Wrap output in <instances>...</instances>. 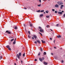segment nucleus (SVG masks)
<instances>
[{
  "label": "nucleus",
  "mask_w": 65,
  "mask_h": 65,
  "mask_svg": "<svg viewBox=\"0 0 65 65\" xmlns=\"http://www.w3.org/2000/svg\"><path fill=\"white\" fill-rule=\"evenodd\" d=\"M6 33H8V34H11V32H10V31H9L8 30L6 31Z\"/></svg>",
  "instance_id": "obj_3"
},
{
  "label": "nucleus",
  "mask_w": 65,
  "mask_h": 65,
  "mask_svg": "<svg viewBox=\"0 0 65 65\" xmlns=\"http://www.w3.org/2000/svg\"><path fill=\"white\" fill-rule=\"evenodd\" d=\"M40 11L41 12H43L44 11V10H41Z\"/></svg>",
  "instance_id": "obj_21"
},
{
  "label": "nucleus",
  "mask_w": 65,
  "mask_h": 65,
  "mask_svg": "<svg viewBox=\"0 0 65 65\" xmlns=\"http://www.w3.org/2000/svg\"><path fill=\"white\" fill-rule=\"evenodd\" d=\"M0 59H2V56H1L0 57Z\"/></svg>",
  "instance_id": "obj_36"
},
{
  "label": "nucleus",
  "mask_w": 65,
  "mask_h": 65,
  "mask_svg": "<svg viewBox=\"0 0 65 65\" xmlns=\"http://www.w3.org/2000/svg\"><path fill=\"white\" fill-rule=\"evenodd\" d=\"M55 40H54V43H55Z\"/></svg>",
  "instance_id": "obj_48"
},
{
  "label": "nucleus",
  "mask_w": 65,
  "mask_h": 65,
  "mask_svg": "<svg viewBox=\"0 0 65 65\" xmlns=\"http://www.w3.org/2000/svg\"><path fill=\"white\" fill-rule=\"evenodd\" d=\"M16 30H17V26H16L14 28Z\"/></svg>",
  "instance_id": "obj_27"
},
{
  "label": "nucleus",
  "mask_w": 65,
  "mask_h": 65,
  "mask_svg": "<svg viewBox=\"0 0 65 65\" xmlns=\"http://www.w3.org/2000/svg\"><path fill=\"white\" fill-rule=\"evenodd\" d=\"M54 48H56V47H54Z\"/></svg>",
  "instance_id": "obj_55"
},
{
  "label": "nucleus",
  "mask_w": 65,
  "mask_h": 65,
  "mask_svg": "<svg viewBox=\"0 0 65 65\" xmlns=\"http://www.w3.org/2000/svg\"><path fill=\"white\" fill-rule=\"evenodd\" d=\"M55 12L56 13H57V11H55Z\"/></svg>",
  "instance_id": "obj_37"
},
{
  "label": "nucleus",
  "mask_w": 65,
  "mask_h": 65,
  "mask_svg": "<svg viewBox=\"0 0 65 65\" xmlns=\"http://www.w3.org/2000/svg\"><path fill=\"white\" fill-rule=\"evenodd\" d=\"M44 64L45 65H47V63L45 62H44Z\"/></svg>",
  "instance_id": "obj_13"
},
{
  "label": "nucleus",
  "mask_w": 65,
  "mask_h": 65,
  "mask_svg": "<svg viewBox=\"0 0 65 65\" xmlns=\"http://www.w3.org/2000/svg\"><path fill=\"white\" fill-rule=\"evenodd\" d=\"M64 7V5H61V6H60V8L61 9H62L63 8V7Z\"/></svg>",
  "instance_id": "obj_4"
},
{
  "label": "nucleus",
  "mask_w": 65,
  "mask_h": 65,
  "mask_svg": "<svg viewBox=\"0 0 65 65\" xmlns=\"http://www.w3.org/2000/svg\"><path fill=\"white\" fill-rule=\"evenodd\" d=\"M28 33H29V35H30V34H31V33H30V31H28Z\"/></svg>",
  "instance_id": "obj_22"
},
{
  "label": "nucleus",
  "mask_w": 65,
  "mask_h": 65,
  "mask_svg": "<svg viewBox=\"0 0 65 65\" xmlns=\"http://www.w3.org/2000/svg\"><path fill=\"white\" fill-rule=\"evenodd\" d=\"M24 9H27V8H24Z\"/></svg>",
  "instance_id": "obj_50"
},
{
  "label": "nucleus",
  "mask_w": 65,
  "mask_h": 65,
  "mask_svg": "<svg viewBox=\"0 0 65 65\" xmlns=\"http://www.w3.org/2000/svg\"><path fill=\"white\" fill-rule=\"evenodd\" d=\"M40 50L41 52H42V48H40Z\"/></svg>",
  "instance_id": "obj_17"
},
{
  "label": "nucleus",
  "mask_w": 65,
  "mask_h": 65,
  "mask_svg": "<svg viewBox=\"0 0 65 65\" xmlns=\"http://www.w3.org/2000/svg\"><path fill=\"white\" fill-rule=\"evenodd\" d=\"M44 13H45V12H44Z\"/></svg>",
  "instance_id": "obj_58"
},
{
  "label": "nucleus",
  "mask_w": 65,
  "mask_h": 65,
  "mask_svg": "<svg viewBox=\"0 0 65 65\" xmlns=\"http://www.w3.org/2000/svg\"><path fill=\"white\" fill-rule=\"evenodd\" d=\"M43 1H45L46 0H42Z\"/></svg>",
  "instance_id": "obj_56"
},
{
  "label": "nucleus",
  "mask_w": 65,
  "mask_h": 65,
  "mask_svg": "<svg viewBox=\"0 0 65 65\" xmlns=\"http://www.w3.org/2000/svg\"><path fill=\"white\" fill-rule=\"evenodd\" d=\"M40 11V10L37 11V12H39Z\"/></svg>",
  "instance_id": "obj_20"
},
{
  "label": "nucleus",
  "mask_w": 65,
  "mask_h": 65,
  "mask_svg": "<svg viewBox=\"0 0 65 65\" xmlns=\"http://www.w3.org/2000/svg\"><path fill=\"white\" fill-rule=\"evenodd\" d=\"M38 6L39 7L41 6V4H39V5H38Z\"/></svg>",
  "instance_id": "obj_16"
},
{
  "label": "nucleus",
  "mask_w": 65,
  "mask_h": 65,
  "mask_svg": "<svg viewBox=\"0 0 65 65\" xmlns=\"http://www.w3.org/2000/svg\"><path fill=\"white\" fill-rule=\"evenodd\" d=\"M35 43H36V44L37 43V42H36V41H35Z\"/></svg>",
  "instance_id": "obj_44"
},
{
  "label": "nucleus",
  "mask_w": 65,
  "mask_h": 65,
  "mask_svg": "<svg viewBox=\"0 0 65 65\" xmlns=\"http://www.w3.org/2000/svg\"><path fill=\"white\" fill-rule=\"evenodd\" d=\"M50 30H51L52 31H53V30L51 29H50Z\"/></svg>",
  "instance_id": "obj_54"
},
{
  "label": "nucleus",
  "mask_w": 65,
  "mask_h": 65,
  "mask_svg": "<svg viewBox=\"0 0 65 65\" xmlns=\"http://www.w3.org/2000/svg\"><path fill=\"white\" fill-rule=\"evenodd\" d=\"M33 37H34L35 39H36V38H37V36H36V35H34L33 36Z\"/></svg>",
  "instance_id": "obj_8"
},
{
  "label": "nucleus",
  "mask_w": 65,
  "mask_h": 65,
  "mask_svg": "<svg viewBox=\"0 0 65 65\" xmlns=\"http://www.w3.org/2000/svg\"><path fill=\"white\" fill-rule=\"evenodd\" d=\"M25 53H24L23 54V57H24L25 56Z\"/></svg>",
  "instance_id": "obj_34"
},
{
  "label": "nucleus",
  "mask_w": 65,
  "mask_h": 65,
  "mask_svg": "<svg viewBox=\"0 0 65 65\" xmlns=\"http://www.w3.org/2000/svg\"><path fill=\"white\" fill-rule=\"evenodd\" d=\"M50 0H49V1H50Z\"/></svg>",
  "instance_id": "obj_62"
},
{
  "label": "nucleus",
  "mask_w": 65,
  "mask_h": 65,
  "mask_svg": "<svg viewBox=\"0 0 65 65\" xmlns=\"http://www.w3.org/2000/svg\"><path fill=\"white\" fill-rule=\"evenodd\" d=\"M46 54V52H45L44 53V55H45Z\"/></svg>",
  "instance_id": "obj_18"
},
{
  "label": "nucleus",
  "mask_w": 65,
  "mask_h": 65,
  "mask_svg": "<svg viewBox=\"0 0 65 65\" xmlns=\"http://www.w3.org/2000/svg\"><path fill=\"white\" fill-rule=\"evenodd\" d=\"M59 11H61V10H60Z\"/></svg>",
  "instance_id": "obj_61"
},
{
  "label": "nucleus",
  "mask_w": 65,
  "mask_h": 65,
  "mask_svg": "<svg viewBox=\"0 0 65 65\" xmlns=\"http://www.w3.org/2000/svg\"><path fill=\"white\" fill-rule=\"evenodd\" d=\"M39 2H40V3H41V0H39Z\"/></svg>",
  "instance_id": "obj_38"
},
{
  "label": "nucleus",
  "mask_w": 65,
  "mask_h": 65,
  "mask_svg": "<svg viewBox=\"0 0 65 65\" xmlns=\"http://www.w3.org/2000/svg\"><path fill=\"white\" fill-rule=\"evenodd\" d=\"M32 39H34V37H32Z\"/></svg>",
  "instance_id": "obj_52"
},
{
  "label": "nucleus",
  "mask_w": 65,
  "mask_h": 65,
  "mask_svg": "<svg viewBox=\"0 0 65 65\" xmlns=\"http://www.w3.org/2000/svg\"><path fill=\"white\" fill-rule=\"evenodd\" d=\"M13 44H15V41H14L13 42Z\"/></svg>",
  "instance_id": "obj_30"
},
{
  "label": "nucleus",
  "mask_w": 65,
  "mask_h": 65,
  "mask_svg": "<svg viewBox=\"0 0 65 65\" xmlns=\"http://www.w3.org/2000/svg\"><path fill=\"white\" fill-rule=\"evenodd\" d=\"M41 41L42 43H45V42L44 41H43V40H42Z\"/></svg>",
  "instance_id": "obj_10"
},
{
  "label": "nucleus",
  "mask_w": 65,
  "mask_h": 65,
  "mask_svg": "<svg viewBox=\"0 0 65 65\" xmlns=\"http://www.w3.org/2000/svg\"><path fill=\"white\" fill-rule=\"evenodd\" d=\"M24 26L25 27H26V26H25V24H24Z\"/></svg>",
  "instance_id": "obj_49"
},
{
  "label": "nucleus",
  "mask_w": 65,
  "mask_h": 65,
  "mask_svg": "<svg viewBox=\"0 0 65 65\" xmlns=\"http://www.w3.org/2000/svg\"><path fill=\"white\" fill-rule=\"evenodd\" d=\"M50 39H51V40H52V38H50Z\"/></svg>",
  "instance_id": "obj_51"
},
{
  "label": "nucleus",
  "mask_w": 65,
  "mask_h": 65,
  "mask_svg": "<svg viewBox=\"0 0 65 65\" xmlns=\"http://www.w3.org/2000/svg\"><path fill=\"white\" fill-rule=\"evenodd\" d=\"M58 13L59 14H62V12H58Z\"/></svg>",
  "instance_id": "obj_5"
},
{
  "label": "nucleus",
  "mask_w": 65,
  "mask_h": 65,
  "mask_svg": "<svg viewBox=\"0 0 65 65\" xmlns=\"http://www.w3.org/2000/svg\"><path fill=\"white\" fill-rule=\"evenodd\" d=\"M40 52H39L38 54V56H40Z\"/></svg>",
  "instance_id": "obj_26"
},
{
  "label": "nucleus",
  "mask_w": 65,
  "mask_h": 65,
  "mask_svg": "<svg viewBox=\"0 0 65 65\" xmlns=\"http://www.w3.org/2000/svg\"><path fill=\"white\" fill-rule=\"evenodd\" d=\"M46 27L47 28H48V27H49V25H48L47 26H46Z\"/></svg>",
  "instance_id": "obj_39"
},
{
  "label": "nucleus",
  "mask_w": 65,
  "mask_h": 65,
  "mask_svg": "<svg viewBox=\"0 0 65 65\" xmlns=\"http://www.w3.org/2000/svg\"><path fill=\"white\" fill-rule=\"evenodd\" d=\"M21 53H19V55L18 54H17V57L18 58V59H20V56H21Z\"/></svg>",
  "instance_id": "obj_2"
},
{
  "label": "nucleus",
  "mask_w": 65,
  "mask_h": 65,
  "mask_svg": "<svg viewBox=\"0 0 65 65\" xmlns=\"http://www.w3.org/2000/svg\"><path fill=\"white\" fill-rule=\"evenodd\" d=\"M59 26V24H57L56 25V26Z\"/></svg>",
  "instance_id": "obj_42"
},
{
  "label": "nucleus",
  "mask_w": 65,
  "mask_h": 65,
  "mask_svg": "<svg viewBox=\"0 0 65 65\" xmlns=\"http://www.w3.org/2000/svg\"><path fill=\"white\" fill-rule=\"evenodd\" d=\"M21 63H23V61L22 60H21Z\"/></svg>",
  "instance_id": "obj_53"
},
{
  "label": "nucleus",
  "mask_w": 65,
  "mask_h": 65,
  "mask_svg": "<svg viewBox=\"0 0 65 65\" xmlns=\"http://www.w3.org/2000/svg\"><path fill=\"white\" fill-rule=\"evenodd\" d=\"M12 38H13V37H12Z\"/></svg>",
  "instance_id": "obj_60"
},
{
  "label": "nucleus",
  "mask_w": 65,
  "mask_h": 65,
  "mask_svg": "<svg viewBox=\"0 0 65 65\" xmlns=\"http://www.w3.org/2000/svg\"><path fill=\"white\" fill-rule=\"evenodd\" d=\"M39 28L40 29H42V28L40 26L39 27Z\"/></svg>",
  "instance_id": "obj_23"
},
{
  "label": "nucleus",
  "mask_w": 65,
  "mask_h": 65,
  "mask_svg": "<svg viewBox=\"0 0 65 65\" xmlns=\"http://www.w3.org/2000/svg\"><path fill=\"white\" fill-rule=\"evenodd\" d=\"M16 39H17V38H15L14 40V41H16Z\"/></svg>",
  "instance_id": "obj_43"
},
{
  "label": "nucleus",
  "mask_w": 65,
  "mask_h": 65,
  "mask_svg": "<svg viewBox=\"0 0 65 65\" xmlns=\"http://www.w3.org/2000/svg\"><path fill=\"white\" fill-rule=\"evenodd\" d=\"M39 59L40 61H41V62H42V59L41 58H40Z\"/></svg>",
  "instance_id": "obj_11"
},
{
  "label": "nucleus",
  "mask_w": 65,
  "mask_h": 65,
  "mask_svg": "<svg viewBox=\"0 0 65 65\" xmlns=\"http://www.w3.org/2000/svg\"><path fill=\"white\" fill-rule=\"evenodd\" d=\"M51 55H53V53H51Z\"/></svg>",
  "instance_id": "obj_46"
},
{
  "label": "nucleus",
  "mask_w": 65,
  "mask_h": 65,
  "mask_svg": "<svg viewBox=\"0 0 65 65\" xmlns=\"http://www.w3.org/2000/svg\"><path fill=\"white\" fill-rule=\"evenodd\" d=\"M46 17L47 18H50V15L46 16Z\"/></svg>",
  "instance_id": "obj_14"
},
{
  "label": "nucleus",
  "mask_w": 65,
  "mask_h": 65,
  "mask_svg": "<svg viewBox=\"0 0 65 65\" xmlns=\"http://www.w3.org/2000/svg\"><path fill=\"white\" fill-rule=\"evenodd\" d=\"M42 60H44V58L43 57L42 58Z\"/></svg>",
  "instance_id": "obj_32"
},
{
  "label": "nucleus",
  "mask_w": 65,
  "mask_h": 65,
  "mask_svg": "<svg viewBox=\"0 0 65 65\" xmlns=\"http://www.w3.org/2000/svg\"><path fill=\"white\" fill-rule=\"evenodd\" d=\"M57 4L59 5H62L63 4V3L62 2H57Z\"/></svg>",
  "instance_id": "obj_1"
},
{
  "label": "nucleus",
  "mask_w": 65,
  "mask_h": 65,
  "mask_svg": "<svg viewBox=\"0 0 65 65\" xmlns=\"http://www.w3.org/2000/svg\"><path fill=\"white\" fill-rule=\"evenodd\" d=\"M8 49L9 50V51H11V48H10V47H9V48H8Z\"/></svg>",
  "instance_id": "obj_25"
},
{
  "label": "nucleus",
  "mask_w": 65,
  "mask_h": 65,
  "mask_svg": "<svg viewBox=\"0 0 65 65\" xmlns=\"http://www.w3.org/2000/svg\"><path fill=\"white\" fill-rule=\"evenodd\" d=\"M40 32H43V30L42 29H41L40 30Z\"/></svg>",
  "instance_id": "obj_7"
},
{
  "label": "nucleus",
  "mask_w": 65,
  "mask_h": 65,
  "mask_svg": "<svg viewBox=\"0 0 65 65\" xmlns=\"http://www.w3.org/2000/svg\"><path fill=\"white\" fill-rule=\"evenodd\" d=\"M30 26H31V27H32V24H30Z\"/></svg>",
  "instance_id": "obj_31"
},
{
  "label": "nucleus",
  "mask_w": 65,
  "mask_h": 65,
  "mask_svg": "<svg viewBox=\"0 0 65 65\" xmlns=\"http://www.w3.org/2000/svg\"><path fill=\"white\" fill-rule=\"evenodd\" d=\"M14 40V39H13L11 40V41L12 42Z\"/></svg>",
  "instance_id": "obj_29"
},
{
  "label": "nucleus",
  "mask_w": 65,
  "mask_h": 65,
  "mask_svg": "<svg viewBox=\"0 0 65 65\" xmlns=\"http://www.w3.org/2000/svg\"><path fill=\"white\" fill-rule=\"evenodd\" d=\"M61 36L60 35H59L58 36H57V37H58V38H61Z\"/></svg>",
  "instance_id": "obj_9"
},
{
  "label": "nucleus",
  "mask_w": 65,
  "mask_h": 65,
  "mask_svg": "<svg viewBox=\"0 0 65 65\" xmlns=\"http://www.w3.org/2000/svg\"><path fill=\"white\" fill-rule=\"evenodd\" d=\"M6 47L7 48H9V45L7 46Z\"/></svg>",
  "instance_id": "obj_15"
},
{
  "label": "nucleus",
  "mask_w": 65,
  "mask_h": 65,
  "mask_svg": "<svg viewBox=\"0 0 65 65\" xmlns=\"http://www.w3.org/2000/svg\"><path fill=\"white\" fill-rule=\"evenodd\" d=\"M28 38H31V36H30L29 35H28Z\"/></svg>",
  "instance_id": "obj_24"
},
{
  "label": "nucleus",
  "mask_w": 65,
  "mask_h": 65,
  "mask_svg": "<svg viewBox=\"0 0 65 65\" xmlns=\"http://www.w3.org/2000/svg\"><path fill=\"white\" fill-rule=\"evenodd\" d=\"M37 59H35V61H37Z\"/></svg>",
  "instance_id": "obj_40"
},
{
  "label": "nucleus",
  "mask_w": 65,
  "mask_h": 65,
  "mask_svg": "<svg viewBox=\"0 0 65 65\" xmlns=\"http://www.w3.org/2000/svg\"><path fill=\"white\" fill-rule=\"evenodd\" d=\"M16 61H18V59H17V58H16Z\"/></svg>",
  "instance_id": "obj_47"
},
{
  "label": "nucleus",
  "mask_w": 65,
  "mask_h": 65,
  "mask_svg": "<svg viewBox=\"0 0 65 65\" xmlns=\"http://www.w3.org/2000/svg\"><path fill=\"white\" fill-rule=\"evenodd\" d=\"M39 34H40L41 35V36H42V34H41V33L40 32H39Z\"/></svg>",
  "instance_id": "obj_33"
},
{
  "label": "nucleus",
  "mask_w": 65,
  "mask_h": 65,
  "mask_svg": "<svg viewBox=\"0 0 65 65\" xmlns=\"http://www.w3.org/2000/svg\"><path fill=\"white\" fill-rule=\"evenodd\" d=\"M46 12L47 13H48V11H46Z\"/></svg>",
  "instance_id": "obj_28"
},
{
  "label": "nucleus",
  "mask_w": 65,
  "mask_h": 65,
  "mask_svg": "<svg viewBox=\"0 0 65 65\" xmlns=\"http://www.w3.org/2000/svg\"><path fill=\"white\" fill-rule=\"evenodd\" d=\"M29 24H31V22L30 21H29Z\"/></svg>",
  "instance_id": "obj_45"
},
{
  "label": "nucleus",
  "mask_w": 65,
  "mask_h": 65,
  "mask_svg": "<svg viewBox=\"0 0 65 65\" xmlns=\"http://www.w3.org/2000/svg\"><path fill=\"white\" fill-rule=\"evenodd\" d=\"M52 10L53 11H55V9H52Z\"/></svg>",
  "instance_id": "obj_35"
},
{
  "label": "nucleus",
  "mask_w": 65,
  "mask_h": 65,
  "mask_svg": "<svg viewBox=\"0 0 65 65\" xmlns=\"http://www.w3.org/2000/svg\"><path fill=\"white\" fill-rule=\"evenodd\" d=\"M37 42H38L39 43H40V41H39V40H38L37 41Z\"/></svg>",
  "instance_id": "obj_19"
},
{
  "label": "nucleus",
  "mask_w": 65,
  "mask_h": 65,
  "mask_svg": "<svg viewBox=\"0 0 65 65\" xmlns=\"http://www.w3.org/2000/svg\"><path fill=\"white\" fill-rule=\"evenodd\" d=\"M62 12H64V11H62Z\"/></svg>",
  "instance_id": "obj_57"
},
{
  "label": "nucleus",
  "mask_w": 65,
  "mask_h": 65,
  "mask_svg": "<svg viewBox=\"0 0 65 65\" xmlns=\"http://www.w3.org/2000/svg\"><path fill=\"white\" fill-rule=\"evenodd\" d=\"M55 7H59V5L58 4H56L55 5Z\"/></svg>",
  "instance_id": "obj_6"
},
{
  "label": "nucleus",
  "mask_w": 65,
  "mask_h": 65,
  "mask_svg": "<svg viewBox=\"0 0 65 65\" xmlns=\"http://www.w3.org/2000/svg\"><path fill=\"white\" fill-rule=\"evenodd\" d=\"M64 2H65V0H64Z\"/></svg>",
  "instance_id": "obj_59"
},
{
  "label": "nucleus",
  "mask_w": 65,
  "mask_h": 65,
  "mask_svg": "<svg viewBox=\"0 0 65 65\" xmlns=\"http://www.w3.org/2000/svg\"><path fill=\"white\" fill-rule=\"evenodd\" d=\"M61 62H62V63H64V61H63V60H62Z\"/></svg>",
  "instance_id": "obj_41"
},
{
  "label": "nucleus",
  "mask_w": 65,
  "mask_h": 65,
  "mask_svg": "<svg viewBox=\"0 0 65 65\" xmlns=\"http://www.w3.org/2000/svg\"><path fill=\"white\" fill-rule=\"evenodd\" d=\"M43 14H40V16L41 17H43Z\"/></svg>",
  "instance_id": "obj_12"
}]
</instances>
